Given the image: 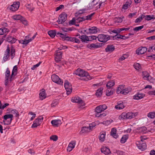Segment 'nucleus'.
<instances>
[{
	"instance_id": "f257e3e1",
	"label": "nucleus",
	"mask_w": 155,
	"mask_h": 155,
	"mask_svg": "<svg viewBox=\"0 0 155 155\" xmlns=\"http://www.w3.org/2000/svg\"><path fill=\"white\" fill-rule=\"evenodd\" d=\"M74 74L80 77L81 78L79 79L82 80L87 81L91 79L90 76L89 75L87 72L81 69H77Z\"/></svg>"
},
{
	"instance_id": "f03ea898",
	"label": "nucleus",
	"mask_w": 155,
	"mask_h": 155,
	"mask_svg": "<svg viewBox=\"0 0 155 155\" xmlns=\"http://www.w3.org/2000/svg\"><path fill=\"white\" fill-rule=\"evenodd\" d=\"M13 117V115L12 114L5 115L3 117V122H1V123L3 124L4 123L5 125H9L12 122Z\"/></svg>"
},
{
	"instance_id": "7ed1b4c3",
	"label": "nucleus",
	"mask_w": 155,
	"mask_h": 155,
	"mask_svg": "<svg viewBox=\"0 0 155 155\" xmlns=\"http://www.w3.org/2000/svg\"><path fill=\"white\" fill-rule=\"evenodd\" d=\"M97 38L99 41L103 42H105L110 39L109 36L104 34L99 35Z\"/></svg>"
},
{
	"instance_id": "20e7f679",
	"label": "nucleus",
	"mask_w": 155,
	"mask_h": 155,
	"mask_svg": "<svg viewBox=\"0 0 155 155\" xmlns=\"http://www.w3.org/2000/svg\"><path fill=\"white\" fill-rule=\"evenodd\" d=\"M71 101L73 102L78 103L80 104V107H82L85 106V104L81 98L78 97H75L71 99Z\"/></svg>"
},
{
	"instance_id": "39448f33",
	"label": "nucleus",
	"mask_w": 155,
	"mask_h": 155,
	"mask_svg": "<svg viewBox=\"0 0 155 155\" xmlns=\"http://www.w3.org/2000/svg\"><path fill=\"white\" fill-rule=\"evenodd\" d=\"M13 18L15 20H20L25 25H27L28 22L25 18L21 16L20 15H17L13 16Z\"/></svg>"
},
{
	"instance_id": "423d86ee",
	"label": "nucleus",
	"mask_w": 155,
	"mask_h": 155,
	"mask_svg": "<svg viewBox=\"0 0 155 155\" xmlns=\"http://www.w3.org/2000/svg\"><path fill=\"white\" fill-rule=\"evenodd\" d=\"M64 86L68 95L70 94L72 91V87L71 84L67 81H65Z\"/></svg>"
},
{
	"instance_id": "0eeeda50",
	"label": "nucleus",
	"mask_w": 155,
	"mask_h": 155,
	"mask_svg": "<svg viewBox=\"0 0 155 155\" xmlns=\"http://www.w3.org/2000/svg\"><path fill=\"white\" fill-rule=\"evenodd\" d=\"M43 120V117L41 116L39 117L37 119H36L34 121L31 127L32 128L37 127L38 126H39Z\"/></svg>"
},
{
	"instance_id": "6e6552de",
	"label": "nucleus",
	"mask_w": 155,
	"mask_h": 155,
	"mask_svg": "<svg viewBox=\"0 0 155 155\" xmlns=\"http://www.w3.org/2000/svg\"><path fill=\"white\" fill-rule=\"evenodd\" d=\"M51 78L52 80L54 82L60 85H62L63 81H62L59 77L56 74H52L51 75Z\"/></svg>"
},
{
	"instance_id": "1a4fd4ad",
	"label": "nucleus",
	"mask_w": 155,
	"mask_h": 155,
	"mask_svg": "<svg viewBox=\"0 0 155 155\" xmlns=\"http://www.w3.org/2000/svg\"><path fill=\"white\" fill-rule=\"evenodd\" d=\"M67 19V15L65 13H62L60 15L58 20L57 21L58 24H61L64 22Z\"/></svg>"
},
{
	"instance_id": "9d476101",
	"label": "nucleus",
	"mask_w": 155,
	"mask_h": 155,
	"mask_svg": "<svg viewBox=\"0 0 155 155\" xmlns=\"http://www.w3.org/2000/svg\"><path fill=\"white\" fill-rule=\"evenodd\" d=\"M19 5L20 2H15L12 5L10 6L9 8L12 11H16L19 8Z\"/></svg>"
},
{
	"instance_id": "9b49d317",
	"label": "nucleus",
	"mask_w": 155,
	"mask_h": 155,
	"mask_svg": "<svg viewBox=\"0 0 155 155\" xmlns=\"http://www.w3.org/2000/svg\"><path fill=\"white\" fill-rule=\"evenodd\" d=\"M97 28L96 27H92L89 28L88 29L84 30V32L87 34H91L96 33L97 32Z\"/></svg>"
},
{
	"instance_id": "f8f14e48",
	"label": "nucleus",
	"mask_w": 155,
	"mask_h": 155,
	"mask_svg": "<svg viewBox=\"0 0 155 155\" xmlns=\"http://www.w3.org/2000/svg\"><path fill=\"white\" fill-rule=\"evenodd\" d=\"M62 52L61 51H59V50H57L55 53V61L56 62H58L60 61L62 58Z\"/></svg>"
},
{
	"instance_id": "ddd939ff",
	"label": "nucleus",
	"mask_w": 155,
	"mask_h": 155,
	"mask_svg": "<svg viewBox=\"0 0 155 155\" xmlns=\"http://www.w3.org/2000/svg\"><path fill=\"white\" fill-rule=\"evenodd\" d=\"M136 144L138 148L142 151L144 150L146 148L147 146L145 143H141L140 141H137Z\"/></svg>"
},
{
	"instance_id": "4468645a",
	"label": "nucleus",
	"mask_w": 155,
	"mask_h": 155,
	"mask_svg": "<svg viewBox=\"0 0 155 155\" xmlns=\"http://www.w3.org/2000/svg\"><path fill=\"white\" fill-rule=\"evenodd\" d=\"M76 142L75 141H72L70 142L67 148V151L69 152L71 151L74 147Z\"/></svg>"
},
{
	"instance_id": "2eb2a0df",
	"label": "nucleus",
	"mask_w": 155,
	"mask_h": 155,
	"mask_svg": "<svg viewBox=\"0 0 155 155\" xmlns=\"http://www.w3.org/2000/svg\"><path fill=\"white\" fill-rule=\"evenodd\" d=\"M146 47H140L136 51V53L138 54H144L147 50Z\"/></svg>"
},
{
	"instance_id": "dca6fc26",
	"label": "nucleus",
	"mask_w": 155,
	"mask_h": 155,
	"mask_svg": "<svg viewBox=\"0 0 155 155\" xmlns=\"http://www.w3.org/2000/svg\"><path fill=\"white\" fill-rule=\"evenodd\" d=\"M51 123L54 127H58L60 125L62 122L60 120L58 119L52 120Z\"/></svg>"
},
{
	"instance_id": "f3484780",
	"label": "nucleus",
	"mask_w": 155,
	"mask_h": 155,
	"mask_svg": "<svg viewBox=\"0 0 155 155\" xmlns=\"http://www.w3.org/2000/svg\"><path fill=\"white\" fill-rule=\"evenodd\" d=\"M101 151L102 153L105 155H108L111 153L110 149L106 147H103L101 148Z\"/></svg>"
},
{
	"instance_id": "a211bd4d",
	"label": "nucleus",
	"mask_w": 155,
	"mask_h": 155,
	"mask_svg": "<svg viewBox=\"0 0 155 155\" xmlns=\"http://www.w3.org/2000/svg\"><path fill=\"white\" fill-rule=\"evenodd\" d=\"M45 90L44 89H42L39 94V98L40 100H42L46 97V94L45 93Z\"/></svg>"
},
{
	"instance_id": "6ab92c4d",
	"label": "nucleus",
	"mask_w": 155,
	"mask_h": 155,
	"mask_svg": "<svg viewBox=\"0 0 155 155\" xmlns=\"http://www.w3.org/2000/svg\"><path fill=\"white\" fill-rule=\"evenodd\" d=\"M15 78L11 76L10 78L5 79V84L6 86L10 85L11 82L14 80Z\"/></svg>"
},
{
	"instance_id": "aec40b11",
	"label": "nucleus",
	"mask_w": 155,
	"mask_h": 155,
	"mask_svg": "<svg viewBox=\"0 0 155 155\" xmlns=\"http://www.w3.org/2000/svg\"><path fill=\"white\" fill-rule=\"evenodd\" d=\"M145 96V95L144 94L138 93L134 96L133 99L136 100L140 99Z\"/></svg>"
},
{
	"instance_id": "412c9836",
	"label": "nucleus",
	"mask_w": 155,
	"mask_h": 155,
	"mask_svg": "<svg viewBox=\"0 0 155 155\" xmlns=\"http://www.w3.org/2000/svg\"><path fill=\"white\" fill-rule=\"evenodd\" d=\"M17 40L15 38L10 36H8L6 38V41L11 44L15 43Z\"/></svg>"
},
{
	"instance_id": "4be33fe9",
	"label": "nucleus",
	"mask_w": 155,
	"mask_h": 155,
	"mask_svg": "<svg viewBox=\"0 0 155 155\" xmlns=\"http://www.w3.org/2000/svg\"><path fill=\"white\" fill-rule=\"evenodd\" d=\"M106 133L105 132H101L100 133V135L99 137V140L100 142H104L105 140Z\"/></svg>"
},
{
	"instance_id": "5701e85b",
	"label": "nucleus",
	"mask_w": 155,
	"mask_h": 155,
	"mask_svg": "<svg viewBox=\"0 0 155 155\" xmlns=\"http://www.w3.org/2000/svg\"><path fill=\"white\" fill-rule=\"evenodd\" d=\"M115 48L113 45H108L105 48V50L107 52H111L114 51Z\"/></svg>"
},
{
	"instance_id": "b1692460",
	"label": "nucleus",
	"mask_w": 155,
	"mask_h": 155,
	"mask_svg": "<svg viewBox=\"0 0 155 155\" xmlns=\"http://www.w3.org/2000/svg\"><path fill=\"white\" fill-rule=\"evenodd\" d=\"M79 38L81 39L82 42H87L88 41V36L86 35H83L81 36H80Z\"/></svg>"
},
{
	"instance_id": "393cba45",
	"label": "nucleus",
	"mask_w": 155,
	"mask_h": 155,
	"mask_svg": "<svg viewBox=\"0 0 155 155\" xmlns=\"http://www.w3.org/2000/svg\"><path fill=\"white\" fill-rule=\"evenodd\" d=\"M137 115V113L129 112L127 113V119H131L135 117Z\"/></svg>"
},
{
	"instance_id": "a878e982",
	"label": "nucleus",
	"mask_w": 155,
	"mask_h": 155,
	"mask_svg": "<svg viewBox=\"0 0 155 155\" xmlns=\"http://www.w3.org/2000/svg\"><path fill=\"white\" fill-rule=\"evenodd\" d=\"M110 135L114 138H116L118 137V135L117 134V130L115 128H113L110 132Z\"/></svg>"
},
{
	"instance_id": "bb28decb",
	"label": "nucleus",
	"mask_w": 155,
	"mask_h": 155,
	"mask_svg": "<svg viewBox=\"0 0 155 155\" xmlns=\"http://www.w3.org/2000/svg\"><path fill=\"white\" fill-rule=\"evenodd\" d=\"M115 81L113 80H111L107 82L106 84V86L107 89H110L113 87Z\"/></svg>"
},
{
	"instance_id": "cd10ccee",
	"label": "nucleus",
	"mask_w": 155,
	"mask_h": 155,
	"mask_svg": "<svg viewBox=\"0 0 155 155\" xmlns=\"http://www.w3.org/2000/svg\"><path fill=\"white\" fill-rule=\"evenodd\" d=\"M91 131L88 127H83L82 128L80 134H84L87 133Z\"/></svg>"
},
{
	"instance_id": "c85d7f7f",
	"label": "nucleus",
	"mask_w": 155,
	"mask_h": 155,
	"mask_svg": "<svg viewBox=\"0 0 155 155\" xmlns=\"http://www.w3.org/2000/svg\"><path fill=\"white\" fill-rule=\"evenodd\" d=\"M125 107L124 105L123 102L121 103L119 102L118 103V104L115 106V108L117 109L120 110L123 109Z\"/></svg>"
},
{
	"instance_id": "c756f323",
	"label": "nucleus",
	"mask_w": 155,
	"mask_h": 155,
	"mask_svg": "<svg viewBox=\"0 0 155 155\" xmlns=\"http://www.w3.org/2000/svg\"><path fill=\"white\" fill-rule=\"evenodd\" d=\"M124 88V85H120L119 86L117 89L116 92L117 94L120 93L122 94L123 91V89Z\"/></svg>"
},
{
	"instance_id": "7c9ffc66",
	"label": "nucleus",
	"mask_w": 155,
	"mask_h": 155,
	"mask_svg": "<svg viewBox=\"0 0 155 155\" xmlns=\"http://www.w3.org/2000/svg\"><path fill=\"white\" fill-rule=\"evenodd\" d=\"M142 77L144 80H148L150 76L147 72L143 71L142 72Z\"/></svg>"
},
{
	"instance_id": "2f4dec72",
	"label": "nucleus",
	"mask_w": 155,
	"mask_h": 155,
	"mask_svg": "<svg viewBox=\"0 0 155 155\" xmlns=\"http://www.w3.org/2000/svg\"><path fill=\"white\" fill-rule=\"evenodd\" d=\"M132 89L130 87H127L123 88L122 94L123 95H127L128 93L130 92Z\"/></svg>"
},
{
	"instance_id": "473e14b6",
	"label": "nucleus",
	"mask_w": 155,
	"mask_h": 155,
	"mask_svg": "<svg viewBox=\"0 0 155 155\" xmlns=\"http://www.w3.org/2000/svg\"><path fill=\"white\" fill-rule=\"evenodd\" d=\"M99 47V45L93 43L87 45V47L90 49H92L93 48H97Z\"/></svg>"
},
{
	"instance_id": "72a5a7b5",
	"label": "nucleus",
	"mask_w": 155,
	"mask_h": 155,
	"mask_svg": "<svg viewBox=\"0 0 155 155\" xmlns=\"http://www.w3.org/2000/svg\"><path fill=\"white\" fill-rule=\"evenodd\" d=\"M18 68L17 65L14 66L13 69L11 76L15 78L17 74Z\"/></svg>"
},
{
	"instance_id": "f704fd0d",
	"label": "nucleus",
	"mask_w": 155,
	"mask_h": 155,
	"mask_svg": "<svg viewBox=\"0 0 155 155\" xmlns=\"http://www.w3.org/2000/svg\"><path fill=\"white\" fill-rule=\"evenodd\" d=\"M67 34L66 33L65 34H64L61 33L59 32L57 33L56 35L58 37H60L62 39H64V40H66V39L68 37V36L66 35Z\"/></svg>"
},
{
	"instance_id": "c9c22d12",
	"label": "nucleus",
	"mask_w": 155,
	"mask_h": 155,
	"mask_svg": "<svg viewBox=\"0 0 155 155\" xmlns=\"http://www.w3.org/2000/svg\"><path fill=\"white\" fill-rule=\"evenodd\" d=\"M128 138V135H125L123 136L120 140L121 143H125L126 141Z\"/></svg>"
},
{
	"instance_id": "e433bc0d",
	"label": "nucleus",
	"mask_w": 155,
	"mask_h": 155,
	"mask_svg": "<svg viewBox=\"0 0 155 155\" xmlns=\"http://www.w3.org/2000/svg\"><path fill=\"white\" fill-rule=\"evenodd\" d=\"M103 89L102 88H100L97 90L95 94L97 96H100L102 95Z\"/></svg>"
},
{
	"instance_id": "4c0bfd02",
	"label": "nucleus",
	"mask_w": 155,
	"mask_h": 155,
	"mask_svg": "<svg viewBox=\"0 0 155 155\" xmlns=\"http://www.w3.org/2000/svg\"><path fill=\"white\" fill-rule=\"evenodd\" d=\"M48 34L52 38H54L56 34L55 32L54 31H50L48 32Z\"/></svg>"
},
{
	"instance_id": "58836bf2",
	"label": "nucleus",
	"mask_w": 155,
	"mask_h": 155,
	"mask_svg": "<svg viewBox=\"0 0 155 155\" xmlns=\"http://www.w3.org/2000/svg\"><path fill=\"white\" fill-rule=\"evenodd\" d=\"M10 70L8 68H7L6 69V70L5 72V79H8L10 78Z\"/></svg>"
},
{
	"instance_id": "ea45409f",
	"label": "nucleus",
	"mask_w": 155,
	"mask_h": 155,
	"mask_svg": "<svg viewBox=\"0 0 155 155\" xmlns=\"http://www.w3.org/2000/svg\"><path fill=\"white\" fill-rule=\"evenodd\" d=\"M144 17L145 16L144 15H141L140 16L136 19L135 21V23L140 22L144 18Z\"/></svg>"
},
{
	"instance_id": "a19ab883",
	"label": "nucleus",
	"mask_w": 155,
	"mask_h": 155,
	"mask_svg": "<svg viewBox=\"0 0 155 155\" xmlns=\"http://www.w3.org/2000/svg\"><path fill=\"white\" fill-rule=\"evenodd\" d=\"M75 18H73L69 22V24L70 25H75V26H79V25L78 24H76L75 22Z\"/></svg>"
},
{
	"instance_id": "79ce46f5",
	"label": "nucleus",
	"mask_w": 155,
	"mask_h": 155,
	"mask_svg": "<svg viewBox=\"0 0 155 155\" xmlns=\"http://www.w3.org/2000/svg\"><path fill=\"white\" fill-rule=\"evenodd\" d=\"M115 37V38H120L122 39H125L128 38V37H126L123 35H120L117 34L116 35L114 36Z\"/></svg>"
},
{
	"instance_id": "37998d69",
	"label": "nucleus",
	"mask_w": 155,
	"mask_h": 155,
	"mask_svg": "<svg viewBox=\"0 0 155 155\" xmlns=\"http://www.w3.org/2000/svg\"><path fill=\"white\" fill-rule=\"evenodd\" d=\"M15 55V50L13 48H11V59H12Z\"/></svg>"
},
{
	"instance_id": "c03bdc74",
	"label": "nucleus",
	"mask_w": 155,
	"mask_h": 155,
	"mask_svg": "<svg viewBox=\"0 0 155 155\" xmlns=\"http://www.w3.org/2000/svg\"><path fill=\"white\" fill-rule=\"evenodd\" d=\"M26 6L28 10L30 11H32L34 9V8L32 6V5L31 4L26 5Z\"/></svg>"
},
{
	"instance_id": "a18cd8bd",
	"label": "nucleus",
	"mask_w": 155,
	"mask_h": 155,
	"mask_svg": "<svg viewBox=\"0 0 155 155\" xmlns=\"http://www.w3.org/2000/svg\"><path fill=\"white\" fill-rule=\"evenodd\" d=\"M96 111L97 113H101L102 111H103L102 110L101 107L100 105L97 107L96 108Z\"/></svg>"
},
{
	"instance_id": "49530a36",
	"label": "nucleus",
	"mask_w": 155,
	"mask_h": 155,
	"mask_svg": "<svg viewBox=\"0 0 155 155\" xmlns=\"http://www.w3.org/2000/svg\"><path fill=\"white\" fill-rule=\"evenodd\" d=\"M122 21V18H121L116 17L114 19V22L116 23H121Z\"/></svg>"
},
{
	"instance_id": "de8ad7c7",
	"label": "nucleus",
	"mask_w": 155,
	"mask_h": 155,
	"mask_svg": "<svg viewBox=\"0 0 155 155\" xmlns=\"http://www.w3.org/2000/svg\"><path fill=\"white\" fill-rule=\"evenodd\" d=\"M134 67L136 69L138 70L141 68L140 64L138 63H135L134 65Z\"/></svg>"
},
{
	"instance_id": "09e8293b",
	"label": "nucleus",
	"mask_w": 155,
	"mask_h": 155,
	"mask_svg": "<svg viewBox=\"0 0 155 155\" xmlns=\"http://www.w3.org/2000/svg\"><path fill=\"white\" fill-rule=\"evenodd\" d=\"M147 116L151 118H153L155 117V112H150L148 114Z\"/></svg>"
},
{
	"instance_id": "8fccbe9b",
	"label": "nucleus",
	"mask_w": 155,
	"mask_h": 155,
	"mask_svg": "<svg viewBox=\"0 0 155 155\" xmlns=\"http://www.w3.org/2000/svg\"><path fill=\"white\" fill-rule=\"evenodd\" d=\"M88 41H92L94 40H96L97 37L94 35L88 36Z\"/></svg>"
},
{
	"instance_id": "3c124183",
	"label": "nucleus",
	"mask_w": 155,
	"mask_h": 155,
	"mask_svg": "<svg viewBox=\"0 0 155 155\" xmlns=\"http://www.w3.org/2000/svg\"><path fill=\"white\" fill-rule=\"evenodd\" d=\"M58 102L57 100H54L52 103L51 106L52 107H55L58 104Z\"/></svg>"
},
{
	"instance_id": "603ef678",
	"label": "nucleus",
	"mask_w": 155,
	"mask_h": 155,
	"mask_svg": "<svg viewBox=\"0 0 155 155\" xmlns=\"http://www.w3.org/2000/svg\"><path fill=\"white\" fill-rule=\"evenodd\" d=\"M153 15H147L146 16H145V20H150L152 19H153L155 18H153Z\"/></svg>"
},
{
	"instance_id": "864d4df0",
	"label": "nucleus",
	"mask_w": 155,
	"mask_h": 155,
	"mask_svg": "<svg viewBox=\"0 0 155 155\" xmlns=\"http://www.w3.org/2000/svg\"><path fill=\"white\" fill-rule=\"evenodd\" d=\"M119 118L120 119H127V113L125 112L123 113L121 115L119 116Z\"/></svg>"
},
{
	"instance_id": "5fc2aeb1",
	"label": "nucleus",
	"mask_w": 155,
	"mask_h": 155,
	"mask_svg": "<svg viewBox=\"0 0 155 155\" xmlns=\"http://www.w3.org/2000/svg\"><path fill=\"white\" fill-rule=\"evenodd\" d=\"M113 94V91L111 89L107 90L106 91V94L107 96H110Z\"/></svg>"
},
{
	"instance_id": "6e6d98bb",
	"label": "nucleus",
	"mask_w": 155,
	"mask_h": 155,
	"mask_svg": "<svg viewBox=\"0 0 155 155\" xmlns=\"http://www.w3.org/2000/svg\"><path fill=\"white\" fill-rule=\"evenodd\" d=\"M147 128L145 127H142L139 129V131L140 133H145L146 132Z\"/></svg>"
},
{
	"instance_id": "4d7b16f0",
	"label": "nucleus",
	"mask_w": 155,
	"mask_h": 155,
	"mask_svg": "<svg viewBox=\"0 0 155 155\" xmlns=\"http://www.w3.org/2000/svg\"><path fill=\"white\" fill-rule=\"evenodd\" d=\"M11 113L15 115V117H18L19 116L18 112L17 110L14 109L11 111Z\"/></svg>"
},
{
	"instance_id": "13d9d810",
	"label": "nucleus",
	"mask_w": 155,
	"mask_h": 155,
	"mask_svg": "<svg viewBox=\"0 0 155 155\" xmlns=\"http://www.w3.org/2000/svg\"><path fill=\"white\" fill-rule=\"evenodd\" d=\"M50 139L54 141H56L58 139V136L56 135H53L50 137Z\"/></svg>"
},
{
	"instance_id": "bf43d9fd",
	"label": "nucleus",
	"mask_w": 155,
	"mask_h": 155,
	"mask_svg": "<svg viewBox=\"0 0 155 155\" xmlns=\"http://www.w3.org/2000/svg\"><path fill=\"white\" fill-rule=\"evenodd\" d=\"M143 28V25H142V26H138V27H136L135 28H134L133 29V30L134 31L137 32V31L141 30Z\"/></svg>"
},
{
	"instance_id": "052dcab7",
	"label": "nucleus",
	"mask_w": 155,
	"mask_h": 155,
	"mask_svg": "<svg viewBox=\"0 0 155 155\" xmlns=\"http://www.w3.org/2000/svg\"><path fill=\"white\" fill-rule=\"evenodd\" d=\"M94 14V13H93L91 14L90 15H88L85 16V18H86V20H91L92 19V17L93 16Z\"/></svg>"
},
{
	"instance_id": "680f3d73",
	"label": "nucleus",
	"mask_w": 155,
	"mask_h": 155,
	"mask_svg": "<svg viewBox=\"0 0 155 155\" xmlns=\"http://www.w3.org/2000/svg\"><path fill=\"white\" fill-rule=\"evenodd\" d=\"M75 40V37H68L67 38V39H66V40L68 41H70L72 42H74V40Z\"/></svg>"
},
{
	"instance_id": "e2e57ef3",
	"label": "nucleus",
	"mask_w": 155,
	"mask_h": 155,
	"mask_svg": "<svg viewBox=\"0 0 155 155\" xmlns=\"http://www.w3.org/2000/svg\"><path fill=\"white\" fill-rule=\"evenodd\" d=\"M3 32V35L6 34V33L9 32V29L5 27L2 28Z\"/></svg>"
},
{
	"instance_id": "0e129e2a",
	"label": "nucleus",
	"mask_w": 155,
	"mask_h": 155,
	"mask_svg": "<svg viewBox=\"0 0 155 155\" xmlns=\"http://www.w3.org/2000/svg\"><path fill=\"white\" fill-rule=\"evenodd\" d=\"M9 55L5 54L3 59L4 61V62L6 61L9 58Z\"/></svg>"
},
{
	"instance_id": "69168bd1",
	"label": "nucleus",
	"mask_w": 155,
	"mask_h": 155,
	"mask_svg": "<svg viewBox=\"0 0 155 155\" xmlns=\"http://www.w3.org/2000/svg\"><path fill=\"white\" fill-rule=\"evenodd\" d=\"M96 126L95 124L94 123H93L92 124H89V128L90 130L91 131V130L93 128Z\"/></svg>"
},
{
	"instance_id": "338daca9",
	"label": "nucleus",
	"mask_w": 155,
	"mask_h": 155,
	"mask_svg": "<svg viewBox=\"0 0 155 155\" xmlns=\"http://www.w3.org/2000/svg\"><path fill=\"white\" fill-rule=\"evenodd\" d=\"M41 62H39L38 64L33 65V67L31 68V69L32 70H34V69H35V68H36L38 67L40 65V64H41Z\"/></svg>"
},
{
	"instance_id": "774afa93",
	"label": "nucleus",
	"mask_w": 155,
	"mask_h": 155,
	"mask_svg": "<svg viewBox=\"0 0 155 155\" xmlns=\"http://www.w3.org/2000/svg\"><path fill=\"white\" fill-rule=\"evenodd\" d=\"M29 114L31 115H32V117L31 118V120H32L35 117L36 114H34L32 112H29Z\"/></svg>"
}]
</instances>
